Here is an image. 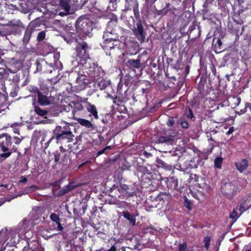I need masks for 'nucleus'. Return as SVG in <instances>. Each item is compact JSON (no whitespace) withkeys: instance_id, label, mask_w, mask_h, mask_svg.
Wrapping results in <instances>:
<instances>
[{"instance_id":"f257e3e1","label":"nucleus","mask_w":251,"mask_h":251,"mask_svg":"<svg viewBox=\"0 0 251 251\" xmlns=\"http://www.w3.org/2000/svg\"><path fill=\"white\" fill-rule=\"evenodd\" d=\"M55 137L57 140V143L64 145L65 147H67L66 144H68L67 147L68 150H72L74 145L77 144L76 141H74V136L68 126H64L63 129L61 127L57 128L56 129Z\"/></svg>"},{"instance_id":"7ed1b4c3","label":"nucleus","mask_w":251,"mask_h":251,"mask_svg":"<svg viewBox=\"0 0 251 251\" xmlns=\"http://www.w3.org/2000/svg\"><path fill=\"white\" fill-rule=\"evenodd\" d=\"M12 142L10 137H6L4 141H3L0 144V149L3 153H0V158L5 159L9 157L12 151L11 148Z\"/></svg>"},{"instance_id":"7c9ffc66","label":"nucleus","mask_w":251,"mask_h":251,"mask_svg":"<svg viewBox=\"0 0 251 251\" xmlns=\"http://www.w3.org/2000/svg\"><path fill=\"white\" fill-rule=\"evenodd\" d=\"M241 213L240 215H238L236 210H234L230 215V218L231 219H235L236 220L239 216L241 215Z\"/></svg>"},{"instance_id":"9b49d317","label":"nucleus","mask_w":251,"mask_h":251,"mask_svg":"<svg viewBox=\"0 0 251 251\" xmlns=\"http://www.w3.org/2000/svg\"><path fill=\"white\" fill-rule=\"evenodd\" d=\"M248 165V161L246 159H243L236 163V168L241 172L246 170Z\"/></svg>"},{"instance_id":"aec40b11","label":"nucleus","mask_w":251,"mask_h":251,"mask_svg":"<svg viewBox=\"0 0 251 251\" xmlns=\"http://www.w3.org/2000/svg\"><path fill=\"white\" fill-rule=\"evenodd\" d=\"M156 162L159 167H161L163 168L168 170L171 169V166L168 165L167 163H166L164 161L161 160L160 159L157 158L156 160Z\"/></svg>"},{"instance_id":"72a5a7b5","label":"nucleus","mask_w":251,"mask_h":251,"mask_svg":"<svg viewBox=\"0 0 251 251\" xmlns=\"http://www.w3.org/2000/svg\"><path fill=\"white\" fill-rule=\"evenodd\" d=\"M222 46V42L220 39H218L217 41L216 44L215 45V47L216 50H220L221 49V47Z\"/></svg>"},{"instance_id":"4c0bfd02","label":"nucleus","mask_w":251,"mask_h":251,"mask_svg":"<svg viewBox=\"0 0 251 251\" xmlns=\"http://www.w3.org/2000/svg\"><path fill=\"white\" fill-rule=\"evenodd\" d=\"M175 124V120L173 119H169L167 122V125L169 126H173Z\"/></svg>"},{"instance_id":"423d86ee","label":"nucleus","mask_w":251,"mask_h":251,"mask_svg":"<svg viewBox=\"0 0 251 251\" xmlns=\"http://www.w3.org/2000/svg\"><path fill=\"white\" fill-rule=\"evenodd\" d=\"M236 191V186L234 184L229 183L225 185L224 194L227 198L230 199L234 195Z\"/></svg>"},{"instance_id":"49530a36","label":"nucleus","mask_w":251,"mask_h":251,"mask_svg":"<svg viewBox=\"0 0 251 251\" xmlns=\"http://www.w3.org/2000/svg\"><path fill=\"white\" fill-rule=\"evenodd\" d=\"M233 131H234V127H231L229 128V129L228 131L227 132L226 134L227 135H230V134L232 133Z\"/></svg>"},{"instance_id":"a18cd8bd","label":"nucleus","mask_w":251,"mask_h":251,"mask_svg":"<svg viewBox=\"0 0 251 251\" xmlns=\"http://www.w3.org/2000/svg\"><path fill=\"white\" fill-rule=\"evenodd\" d=\"M57 225V229L59 231H62L63 229V227L62 226L60 222H59V223L56 224Z\"/></svg>"},{"instance_id":"79ce46f5","label":"nucleus","mask_w":251,"mask_h":251,"mask_svg":"<svg viewBox=\"0 0 251 251\" xmlns=\"http://www.w3.org/2000/svg\"><path fill=\"white\" fill-rule=\"evenodd\" d=\"M27 182V179L24 176H22L20 178V183H25Z\"/></svg>"},{"instance_id":"39448f33","label":"nucleus","mask_w":251,"mask_h":251,"mask_svg":"<svg viewBox=\"0 0 251 251\" xmlns=\"http://www.w3.org/2000/svg\"><path fill=\"white\" fill-rule=\"evenodd\" d=\"M133 32L141 42L144 41L145 33L143 31V27L140 21L136 24V27L133 30Z\"/></svg>"},{"instance_id":"20e7f679","label":"nucleus","mask_w":251,"mask_h":251,"mask_svg":"<svg viewBox=\"0 0 251 251\" xmlns=\"http://www.w3.org/2000/svg\"><path fill=\"white\" fill-rule=\"evenodd\" d=\"M75 26L78 32L87 34L92 29L90 21L82 18H79L76 22Z\"/></svg>"},{"instance_id":"4468645a","label":"nucleus","mask_w":251,"mask_h":251,"mask_svg":"<svg viewBox=\"0 0 251 251\" xmlns=\"http://www.w3.org/2000/svg\"><path fill=\"white\" fill-rule=\"evenodd\" d=\"M76 121L79 123L81 125L84 126L87 128H92L93 127V125L91 123L86 119H81V118H77Z\"/></svg>"},{"instance_id":"c85d7f7f","label":"nucleus","mask_w":251,"mask_h":251,"mask_svg":"<svg viewBox=\"0 0 251 251\" xmlns=\"http://www.w3.org/2000/svg\"><path fill=\"white\" fill-rule=\"evenodd\" d=\"M129 189L128 186L126 184H122L120 186V188H119V190L121 193H123L124 192H126L128 193L127 190Z\"/></svg>"},{"instance_id":"de8ad7c7","label":"nucleus","mask_w":251,"mask_h":251,"mask_svg":"<svg viewBox=\"0 0 251 251\" xmlns=\"http://www.w3.org/2000/svg\"><path fill=\"white\" fill-rule=\"evenodd\" d=\"M14 132L15 133H17V134H19V131L18 129L15 128L14 130Z\"/></svg>"},{"instance_id":"c9c22d12","label":"nucleus","mask_w":251,"mask_h":251,"mask_svg":"<svg viewBox=\"0 0 251 251\" xmlns=\"http://www.w3.org/2000/svg\"><path fill=\"white\" fill-rule=\"evenodd\" d=\"M23 139V137H22L21 138H19L18 137H14L13 139L14 143L17 145L19 144Z\"/></svg>"},{"instance_id":"5701e85b","label":"nucleus","mask_w":251,"mask_h":251,"mask_svg":"<svg viewBox=\"0 0 251 251\" xmlns=\"http://www.w3.org/2000/svg\"><path fill=\"white\" fill-rule=\"evenodd\" d=\"M223 162V158L221 157H217L214 160V165L215 167L221 169Z\"/></svg>"},{"instance_id":"4d7b16f0","label":"nucleus","mask_w":251,"mask_h":251,"mask_svg":"<svg viewBox=\"0 0 251 251\" xmlns=\"http://www.w3.org/2000/svg\"><path fill=\"white\" fill-rule=\"evenodd\" d=\"M186 207H187V208H188L190 209V208L189 207V206H187Z\"/></svg>"},{"instance_id":"c756f323","label":"nucleus","mask_w":251,"mask_h":251,"mask_svg":"<svg viewBox=\"0 0 251 251\" xmlns=\"http://www.w3.org/2000/svg\"><path fill=\"white\" fill-rule=\"evenodd\" d=\"M232 101L235 106H238L241 102V98L238 97H233L232 98Z\"/></svg>"},{"instance_id":"ddd939ff","label":"nucleus","mask_w":251,"mask_h":251,"mask_svg":"<svg viewBox=\"0 0 251 251\" xmlns=\"http://www.w3.org/2000/svg\"><path fill=\"white\" fill-rule=\"evenodd\" d=\"M87 111L92 114V115L94 116L95 118H98V112L96 109V107L95 105H92L91 104H88L87 106Z\"/></svg>"},{"instance_id":"58836bf2","label":"nucleus","mask_w":251,"mask_h":251,"mask_svg":"<svg viewBox=\"0 0 251 251\" xmlns=\"http://www.w3.org/2000/svg\"><path fill=\"white\" fill-rule=\"evenodd\" d=\"M180 124L183 128H187L188 127V124L185 121H182Z\"/></svg>"},{"instance_id":"864d4df0","label":"nucleus","mask_w":251,"mask_h":251,"mask_svg":"<svg viewBox=\"0 0 251 251\" xmlns=\"http://www.w3.org/2000/svg\"><path fill=\"white\" fill-rule=\"evenodd\" d=\"M107 33H104V36H103V37H104V38H105V36H108Z\"/></svg>"},{"instance_id":"6e6d98bb","label":"nucleus","mask_w":251,"mask_h":251,"mask_svg":"<svg viewBox=\"0 0 251 251\" xmlns=\"http://www.w3.org/2000/svg\"><path fill=\"white\" fill-rule=\"evenodd\" d=\"M84 163H83V164H81V165H80L79 166V168H80L81 167H82L84 165Z\"/></svg>"},{"instance_id":"2eb2a0df","label":"nucleus","mask_w":251,"mask_h":251,"mask_svg":"<svg viewBox=\"0 0 251 251\" xmlns=\"http://www.w3.org/2000/svg\"><path fill=\"white\" fill-rule=\"evenodd\" d=\"M93 67H90V69L87 72V74L91 77H96L97 76L96 72L99 71V69L93 64Z\"/></svg>"},{"instance_id":"603ef678","label":"nucleus","mask_w":251,"mask_h":251,"mask_svg":"<svg viewBox=\"0 0 251 251\" xmlns=\"http://www.w3.org/2000/svg\"><path fill=\"white\" fill-rule=\"evenodd\" d=\"M6 231V230H3L2 229V231H1V233H0V234H2V233H4V234H5V233Z\"/></svg>"},{"instance_id":"b1692460","label":"nucleus","mask_w":251,"mask_h":251,"mask_svg":"<svg viewBox=\"0 0 251 251\" xmlns=\"http://www.w3.org/2000/svg\"><path fill=\"white\" fill-rule=\"evenodd\" d=\"M31 32H32V31H31V29H27L25 30V35H24V37L23 38L24 41L27 42L29 40V39L30 38L31 34Z\"/></svg>"},{"instance_id":"bb28decb","label":"nucleus","mask_w":251,"mask_h":251,"mask_svg":"<svg viewBox=\"0 0 251 251\" xmlns=\"http://www.w3.org/2000/svg\"><path fill=\"white\" fill-rule=\"evenodd\" d=\"M178 251H188L187 247V244L186 243H183L182 244H179L178 245Z\"/></svg>"},{"instance_id":"8fccbe9b","label":"nucleus","mask_w":251,"mask_h":251,"mask_svg":"<svg viewBox=\"0 0 251 251\" xmlns=\"http://www.w3.org/2000/svg\"><path fill=\"white\" fill-rule=\"evenodd\" d=\"M60 151H64V148L63 147V146H61V147H60Z\"/></svg>"},{"instance_id":"412c9836","label":"nucleus","mask_w":251,"mask_h":251,"mask_svg":"<svg viewBox=\"0 0 251 251\" xmlns=\"http://www.w3.org/2000/svg\"><path fill=\"white\" fill-rule=\"evenodd\" d=\"M84 77L83 76H77L75 80L77 85L76 86H83L84 85Z\"/></svg>"},{"instance_id":"1a4fd4ad","label":"nucleus","mask_w":251,"mask_h":251,"mask_svg":"<svg viewBox=\"0 0 251 251\" xmlns=\"http://www.w3.org/2000/svg\"><path fill=\"white\" fill-rule=\"evenodd\" d=\"M38 102L42 105H48L50 104L51 101L52 100H50L49 98L46 96L42 95L41 93H39Z\"/></svg>"},{"instance_id":"f3484780","label":"nucleus","mask_w":251,"mask_h":251,"mask_svg":"<svg viewBox=\"0 0 251 251\" xmlns=\"http://www.w3.org/2000/svg\"><path fill=\"white\" fill-rule=\"evenodd\" d=\"M126 1L128 4L126 6L128 9H135L138 7V2L136 0H126Z\"/></svg>"},{"instance_id":"a211bd4d","label":"nucleus","mask_w":251,"mask_h":251,"mask_svg":"<svg viewBox=\"0 0 251 251\" xmlns=\"http://www.w3.org/2000/svg\"><path fill=\"white\" fill-rule=\"evenodd\" d=\"M34 111L35 113L40 116H46L48 113V111L43 109L39 106H35Z\"/></svg>"},{"instance_id":"473e14b6","label":"nucleus","mask_w":251,"mask_h":251,"mask_svg":"<svg viewBox=\"0 0 251 251\" xmlns=\"http://www.w3.org/2000/svg\"><path fill=\"white\" fill-rule=\"evenodd\" d=\"M45 33L44 31H41L38 33L37 39L39 41H42L45 38Z\"/></svg>"},{"instance_id":"f8f14e48","label":"nucleus","mask_w":251,"mask_h":251,"mask_svg":"<svg viewBox=\"0 0 251 251\" xmlns=\"http://www.w3.org/2000/svg\"><path fill=\"white\" fill-rule=\"evenodd\" d=\"M108 19L110 20L108 23L109 27H113L117 25L118 19L115 15H114L113 13L109 14Z\"/></svg>"},{"instance_id":"4be33fe9","label":"nucleus","mask_w":251,"mask_h":251,"mask_svg":"<svg viewBox=\"0 0 251 251\" xmlns=\"http://www.w3.org/2000/svg\"><path fill=\"white\" fill-rule=\"evenodd\" d=\"M239 208L238 210L242 213L248 208V206L246 204V201H240L239 203Z\"/></svg>"},{"instance_id":"e433bc0d","label":"nucleus","mask_w":251,"mask_h":251,"mask_svg":"<svg viewBox=\"0 0 251 251\" xmlns=\"http://www.w3.org/2000/svg\"><path fill=\"white\" fill-rule=\"evenodd\" d=\"M29 91L31 92L37 93L38 96H39V93H41L40 92L39 89H38V88H37L36 87H33V86L31 87V88L29 89Z\"/></svg>"},{"instance_id":"6ab92c4d","label":"nucleus","mask_w":251,"mask_h":251,"mask_svg":"<svg viewBox=\"0 0 251 251\" xmlns=\"http://www.w3.org/2000/svg\"><path fill=\"white\" fill-rule=\"evenodd\" d=\"M110 81L105 79H102L98 84L99 88L101 90L105 89L108 86L110 85Z\"/></svg>"},{"instance_id":"c03bdc74","label":"nucleus","mask_w":251,"mask_h":251,"mask_svg":"<svg viewBox=\"0 0 251 251\" xmlns=\"http://www.w3.org/2000/svg\"><path fill=\"white\" fill-rule=\"evenodd\" d=\"M60 159V154H56L54 155V161L55 162H58Z\"/></svg>"},{"instance_id":"5fc2aeb1","label":"nucleus","mask_w":251,"mask_h":251,"mask_svg":"<svg viewBox=\"0 0 251 251\" xmlns=\"http://www.w3.org/2000/svg\"><path fill=\"white\" fill-rule=\"evenodd\" d=\"M108 251H115V249H110V250H109Z\"/></svg>"},{"instance_id":"a19ab883","label":"nucleus","mask_w":251,"mask_h":251,"mask_svg":"<svg viewBox=\"0 0 251 251\" xmlns=\"http://www.w3.org/2000/svg\"><path fill=\"white\" fill-rule=\"evenodd\" d=\"M143 155L144 156H145L147 158H149V157H151L152 156L151 153L150 152H148L146 151H144L143 152Z\"/></svg>"},{"instance_id":"dca6fc26","label":"nucleus","mask_w":251,"mask_h":251,"mask_svg":"<svg viewBox=\"0 0 251 251\" xmlns=\"http://www.w3.org/2000/svg\"><path fill=\"white\" fill-rule=\"evenodd\" d=\"M172 141V136H160L159 139L155 141L156 143H169Z\"/></svg>"},{"instance_id":"2f4dec72","label":"nucleus","mask_w":251,"mask_h":251,"mask_svg":"<svg viewBox=\"0 0 251 251\" xmlns=\"http://www.w3.org/2000/svg\"><path fill=\"white\" fill-rule=\"evenodd\" d=\"M130 242H133V243H135V244L133 246V248L136 249L139 247V243L138 241H137V237H133L131 238V240H130Z\"/></svg>"},{"instance_id":"0eeeda50","label":"nucleus","mask_w":251,"mask_h":251,"mask_svg":"<svg viewBox=\"0 0 251 251\" xmlns=\"http://www.w3.org/2000/svg\"><path fill=\"white\" fill-rule=\"evenodd\" d=\"M60 7L64 10V11L60 12L59 14V15L63 16L69 13L70 6L69 4V0H60Z\"/></svg>"},{"instance_id":"393cba45","label":"nucleus","mask_w":251,"mask_h":251,"mask_svg":"<svg viewBox=\"0 0 251 251\" xmlns=\"http://www.w3.org/2000/svg\"><path fill=\"white\" fill-rule=\"evenodd\" d=\"M40 188L39 187L35 186V185H31L29 187H28L26 188L25 191L26 193H31L34 192L36 190H39Z\"/></svg>"},{"instance_id":"37998d69","label":"nucleus","mask_w":251,"mask_h":251,"mask_svg":"<svg viewBox=\"0 0 251 251\" xmlns=\"http://www.w3.org/2000/svg\"><path fill=\"white\" fill-rule=\"evenodd\" d=\"M246 112V107H245L243 109L240 110V111H237V113L239 115H241V114H244Z\"/></svg>"},{"instance_id":"a878e982","label":"nucleus","mask_w":251,"mask_h":251,"mask_svg":"<svg viewBox=\"0 0 251 251\" xmlns=\"http://www.w3.org/2000/svg\"><path fill=\"white\" fill-rule=\"evenodd\" d=\"M50 218L52 221L55 222L56 224L59 223L60 222V219L58 215L55 213H52L50 216Z\"/></svg>"},{"instance_id":"09e8293b","label":"nucleus","mask_w":251,"mask_h":251,"mask_svg":"<svg viewBox=\"0 0 251 251\" xmlns=\"http://www.w3.org/2000/svg\"><path fill=\"white\" fill-rule=\"evenodd\" d=\"M20 125V124H18V123H14V124L11 125V127H14L15 126H18V125Z\"/></svg>"},{"instance_id":"9d476101","label":"nucleus","mask_w":251,"mask_h":251,"mask_svg":"<svg viewBox=\"0 0 251 251\" xmlns=\"http://www.w3.org/2000/svg\"><path fill=\"white\" fill-rule=\"evenodd\" d=\"M122 215L127 220L132 226H134L136 223V218L135 216L131 214L128 211H126L122 212Z\"/></svg>"},{"instance_id":"f03ea898","label":"nucleus","mask_w":251,"mask_h":251,"mask_svg":"<svg viewBox=\"0 0 251 251\" xmlns=\"http://www.w3.org/2000/svg\"><path fill=\"white\" fill-rule=\"evenodd\" d=\"M88 48L87 44L85 42H83L81 44L79 45L77 47V55L79 58L78 63L84 66L86 68H88L86 65V60L89 58L88 53L87 52Z\"/></svg>"},{"instance_id":"ea45409f","label":"nucleus","mask_w":251,"mask_h":251,"mask_svg":"<svg viewBox=\"0 0 251 251\" xmlns=\"http://www.w3.org/2000/svg\"><path fill=\"white\" fill-rule=\"evenodd\" d=\"M109 148H110V146H107V147H105V148H104L103 149H102V150L99 151L98 152V155H100L102 154V153H103L105 152V151L107 149H109Z\"/></svg>"},{"instance_id":"cd10ccee","label":"nucleus","mask_w":251,"mask_h":251,"mask_svg":"<svg viewBox=\"0 0 251 251\" xmlns=\"http://www.w3.org/2000/svg\"><path fill=\"white\" fill-rule=\"evenodd\" d=\"M113 39V38L112 37H111L110 38H106L105 39V44L106 45V46L109 48V49H110L114 48L113 44H111L110 43V42L112 41Z\"/></svg>"},{"instance_id":"6e6552de","label":"nucleus","mask_w":251,"mask_h":251,"mask_svg":"<svg viewBox=\"0 0 251 251\" xmlns=\"http://www.w3.org/2000/svg\"><path fill=\"white\" fill-rule=\"evenodd\" d=\"M126 63V66L130 69H139L141 66L140 59H129Z\"/></svg>"},{"instance_id":"3c124183","label":"nucleus","mask_w":251,"mask_h":251,"mask_svg":"<svg viewBox=\"0 0 251 251\" xmlns=\"http://www.w3.org/2000/svg\"><path fill=\"white\" fill-rule=\"evenodd\" d=\"M68 187H70V188H68V190H71L73 189L74 188V187H71V185H68Z\"/></svg>"},{"instance_id":"f704fd0d","label":"nucleus","mask_w":251,"mask_h":251,"mask_svg":"<svg viewBox=\"0 0 251 251\" xmlns=\"http://www.w3.org/2000/svg\"><path fill=\"white\" fill-rule=\"evenodd\" d=\"M210 238L209 236H206L204 239L205 247L208 249L210 244Z\"/></svg>"}]
</instances>
